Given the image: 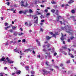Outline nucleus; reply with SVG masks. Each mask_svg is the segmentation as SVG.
Returning a JSON list of instances; mask_svg holds the SVG:
<instances>
[{"mask_svg":"<svg viewBox=\"0 0 76 76\" xmlns=\"http://www.w3.org/2000/svg\"><path fill=\"white\" fill-rule=\"evenodd\" d=\"M61 31L64 30L68 33H69V35H70L72 34H73V33H72L73 30L71 29V27L68 26H66L64 28L61 27Z\"/></svg>","mask_w":76,"mask_h":76,"instance_id":"1","label":"nucleus"},{"mask_svg":"<svg viewBox=\"0 0 76 76\" xmlns=\"http://www.w3.org/2000/svg\"><path fill=\"white\" fill-rule=\"evenodd\" d=\"M43 72V75H47L48 73H50V72L47 71H45V69H43L42 70Z\"/></svg>","mask_w":76,"mask_h":76,"instance_id":"2","label":"nucleus"},{"mask_svg":"<svg viewBox=\"0 0 76 76\" xmlns=\"http://www.w3.org/2000/svg\"><path fill=\"white\" fill-rule=\"evenodd\" d=\"M46 46H47L48 48H49V47H50V45L48 44L47 45H44L43 46V48L44 49H43V51H44L45 52V51H46L45 49H44V48H46L45 47H46Z\"/></svg>","mask_w":76,"mask_h":76,"instance_id":"3","label":"nucleus"},{"mask_svg":"<svg viewBox=\"0 0 76 76\" xmlns=\"http://www.w3.org/2000/svg\"><path fill=\"white\" fill-rule=\"evenodd\" d=\"M36 19V20H35L34 23H38V17H35L34 18V19Z\"/></svg>","mask_w":76,"mask_h":76,"instance_id":"4","label":"nucleus"},{"mask_svg":"<svg viewBox=\"0 0 76 76\" xmlns=\"http://www.w3.org/2000/svg\"><path fill=\"white\" fill-rule=\"evenodd\" d=\"M61 35H62V37H61V40H62V41H64V37H64V36L65 37H66V34H65L64 35V36L63 35V34L62 33H61Z\"/></svg>","mask_w":76,"mask_h":76,"instance_id":"5","label":"nucleus"},{"mask_svg":"<svg viewBox=\"0 0 76 76\" xmlns=\"http://www.w3.org/2000/svg\"><path fill=\"white\" fill-rule=\"evenodd\" d=\"M21 72L19 70H18L16 71V72H15V74L16 75H20Z\"/></svg>","mask_w":76,"mask_h":76,"instance_id":"6","label":"nucleus"},{"mask_svg":"<svg viewBox=\"0 0 76 76\" xmlns=\"http://www.w3.org/2000/svg\"><path fill=\"white\" fill-rule=\"evenodd\" d=\"M28 6V4L26 2V5H24L23 4H21V6L23 7H27Z\"/></svg>","mask_w":76,"mask_h":76,"instance_id":"7","label":"nucleus"},{"mask_svg":"<svg viewBox=\"0 0 76 76\" xmlns=\"http://www.w3.org/2000/svg\"><path fill=\"white\" fill-rule=\"evenodd\" d=\"M23 11V14H24V15H26V12H28V10H24V11Z\"/></svg>","mask_w":76,"mask_h":76,"instance_id":"8","label":"nucleus"},{"mask_svg":"<svg viewBox=\"0 0 76 76\" xmlns=\"http://www.w3.org/2000/svg\"><path fill=\"white\" fill-rule=\"evenodd\" d=\"M51 38V37H50L48 36H46V39L47 40H49Z\"/></svg>","mask_w":76,"mask_h":76,"instance_id":"9","label":"nucleus"},{"mask_svg":"<svg viewBox=\"0 0 76 76\" xmlns=\"http://www.w3.org/2000/svg\"><path fill=\"white\" fill-rule=\"evenodd\" d=\"M68 54L69 56H71V58H74V56H73L72 54L70 53L69 52Z\"/></svg>","mask_w":76,"mask_h":76,"instance_id":"10","label":"nucleus"},{"mask_svg":"<svg viewBox=\"0 0 76 76\" xmlns=\"http://www.w3.org/2000/svg\"><path fill=\"white\" fill-rule=\"evenodd\" d=\"M33 49H26L25 50V51H32Z\"/></svg>","mask_w":76,"mask_h":76,"instance_id":"11","label":"nucleus"},{"mask_svg":"<svg viewBox=\"0 0 76 76\" xmlns=\"http://www.w3.org/2000/svg\"><path fill=\"white\" fill-rule=\"evenodd\" d=\"M62 48L64 50H66L67 48V45H65L64 46H62Z\"/></svg>","mask_w":76,"mask_h":76,"instance_id":"12","label":"nucleus"},{"mask_svg":"<svg viewBox=\"0 0 76 76\" xmlns=\"http://www.w3.org/2000/svg\"><path fill=\"white\" fill-rule=\"evenodd\" d=\"M70 18H71V19H72L73 20H74V21H76V20H75V17L73 16H72L70 17Z\"/></svg>","mask_w":76,"mask_h":76,"instance_id":"13","label":"nucleus"},{"mask_svg":"<svg viewBox=\"0 0 76 76\" xmlns=\"http://www.w3.org/2000/svg\"><path fill=\"white\" fill-rule=\"evenodd\" d=\"M13 51H14V52H16V53H19V52L18 51L19 50H17L16 49L14 50Z\"/></svg>","mask_w":76,"mask_h":76,"instance_id":"14","label":"nucleus"},{"mask_svg":"<svg viewBox=\"0 0 76 76\" xmlns=\"http://www.w3.org/2000/svg\"><path fill=\"white\" fill-rule=\"evenodd\" d=\"M51 12L53 13H55V11H56V10H55L54 9H52L51 10Z\"/></svg>","mask_w":76,"mask_h":76,"instance_id":"15","label":"nucleus"},{"mask_svg":"<svg viewBox=\"0 0 76 76\" xmlns=\"http://www.w3.org/2000/svg\"><path fill=\"white\" fill-rule=\"evenodd\" d=\"M1 9H2V10H6V7L4 6L2 7Z\"/></svg>","mask_w":76,"mask_h":76,"instance_id":"16","label":"nucleus"},{"mask_svg":"<svg viewBox=\"0 0 76 76\" xmlns=\"http://www.w3.org/2000/svg\"><path fill=\"white\" fill-rule=\"evenodd\" d=\"M5 59V58H2L0 59V62H1V61H4Z\"/></svg>","mask_w":76,"mask_h":76,"instance_id":"17","label":"nucleus"},{"mask_svg":"<svg viewBox=\"0 0 76 76\" xmlns=\"http://www.w3.org/2000/svg\"><path fill=\"white\" fill-rule=\"evenodd\" d=\"M61 18V16H58V17L57 18V21H59V19H60V18Z\"/></svg>","mask_w":76,"mask_h":76,"instance_id":"18","label":"nucleus"},{"mask_svg":"<svg viewBox=\"0 0 76 76\" xmlns=\"http://www.w3.org/2000/svg\"><path fill=\"white\" fill-rule=\"evenodd\" d=\"M17 34H18L17 31H16L14 33L13 35L15 36H17Z\"/></svg>","mask_w":76,"mask_h":76,"instance_id":"19","label":"nucleus"},{"mask_svg":"<svg viewBox=\"0 0 76 76\" xmlns=\"http://www.w3.org/2000/svg\"><path fill=\"white\" fill-rule=\"evenodd\" d=\"M59 13V12H58V10H56V12H55V14L56 15H58Z\"/></svg>","mask_w":76,"mask_h":76,"instance_id":"20","label":"nucleus"},{"mask_svg":"<svg viewBox=\"0 0 76 76\" xmlns=\"http://www.w3.org/2000/svg\"><path fill=\"white\" fill-rule=\"evenodd\" d=\"M10 26H9L8 27H5V30H7L8 28H10Z\"/></svg>","mask_w":76,"mask_h":76,"instance_id":"21","label":"nucleus"},{"mask_svg":"<svg viewBox=\"0 0 76 76\" xmlns=\"http://www.w3.org/2000/svg\"><path fill=\"white\" fill-rule=\"evenodd\" d=\"M51 3L52 4H56V2L54 1H51Z\"/></svg>","mask_w":76,"mask_h":76,"instance_id":"22","label":"nucleus"},{"mask_svg":"<svg viewBox=\"0 0 76 76\" xmlns=\"http://www.w3.org/2000/svg\"><path fill=\"white\" fill-rule=\"evenodd\" d=\"M58 35V34H57L56 33L55 34H53V37H55V38H56V36L57 35Z\"/></svg>","mask_w":76,"mask_h":76,"instance_id":"23","label":"nucleus"},{"mask_svg":"<svg viewBox=\"0 0 76 76\" xmlns=\"http://www.w3.org/2000/svg\"><path fill=\"white\" fill-rule=\"evenodd\" d=\"M14 9L13 8H12L11 9H7V10H10V11H13Z\"/></svg>","mask_w":76,"mask_h":76,"instance_id":"24","label":"nucleus"},{"mask_svg":"<svg viewBox=\"0 0 76 76\" xmlns=\"http://www.w3.org/2000/svg\"><path fill=\"white\" fill-rule=\"evenodd\" d=\"M75 38V37L73 36H71L70 37V39H71V40H72V39H73Z\"/></svg>","mask_w":76,"mask_h":76,"instance_id":"25","label":"nucleus"},{"mask_svg":"<svg viewBox=\"0 0 76 76\" xmlns=\"http://www.w3.org/2000/svg\"><path fill=\"white\" fill-rule=\"evenodd\" d=\"M25 25L26 26H29V25H28V23H27V22H26L25 23Z\"/></svg>","mask_w":76,"mask_h":76,"instance_id":"26","label":"nucleus"},{"mask_svg":"<svg viewBox=\"0 0 76 76\" xmlns=\"http://www.w3.org/2000/svg\"><path fill=\"white\" fill-rule=\"evenodd\" d=\"M4 25H5V26H8V25H9V24H8V23H5Z\"/></svg>","mask_w":76,"mask_h":76,"instance_id":"27","label":"nucleus"},{"mask_svg":"<svg viewBox=\"0 0 76 76\" xmlns=\"http://www.w3.org/2000/svg\"><path fill=\"white\" fill-rule=\"evenodd\" d=\"M71 12L72 13H75V10H72Z\"/></svg>","mask_w":76,"mask_h":76,"instance_id":"28","label":"nucleus"},{"mask_svg":"<svg viewBox=\"0 0 76 76\" xmlns=\"http://www.w3.org/2000/svg\"><path fill=\"white\" fill-rule=\"evenodd\" d=\"M23 11H20L19 12V13H20V14H21V13H23Z\"/></svg>","mask_w":76,"mask_h":76,"instance_id":"29","label":"nucleus"},{"mask_svg":"<svg viewBox=\"0 0 76 76\" xmlns=\"http://www.w3.org/2000/svg\"><path fill=\"white\" fill-rule=\"evenodd\" d=\"M32 10H31V9H30L29 10V13H32L33 12Z\"/></svg>","mask_w":76,"mask_h":76,"instance_id":"30","label":"nucleus"},{"mask_svg":"<svg viewBox=\"0 0 76 76\" xmlns=\"http://www.w3.org/2000/svg\"><path fill=\"white\" fill-rule=\"evenodd\" d=\"M8 61L9 62L8 63H13V62H14L13 61H10V60L9 61Z\"/></svg>","mask_w":76,"mask_h":76,"instance_id":"31","label":"nucleus"},{"mask_svg":"<svg viewBox=\"0 0 76 76\" xmlns=\"http://www.w3.org/2000/svg\"><path fill=\"white\" fill-rule=\"evenodd\" d=\"M31 73L32 75H34V73H35V72H34V71H31Z\"/></svg>","mask_w":76,"mask_h":76,"instance_id":"32","label":"nucleus"},{"mask_svg":"<svg viewBox=\"0 0 76 76\" xmlns=\"http://www.w3.org/2000/svg\"><path fill=\"white\" fill-rule=\"evenodd\" d=\"M16 27H15V26H12V29H15L16 28Z\"/></svg>","mask_w":76,"mask_h":76,"instance_id":"33","label":"nucleus"},{"mask_svg":"<svg viewBox=\"0 0 76 76\" xmlns=\"http://www.w3.org/2000/svg\"><path fill=\"white\" fill-rule=\"evenodd\" d=\"M25 68H26V70H28V69H29V67L26 66Z\"/></svg>","mask_w":76,"mask_h":76,"instance_id":"34","label":"nucleus"},{"mask_svg":"<svg viewBox=\"0 0 76 76\" xmlns=\"http://www.w3.org/2000/svg\"><path fill=\"white\" fill-rule=\"evenodd\" d=\"M18 35H19L20 36L21 35H23V33H18Z\"/></svg>","mask_w":76,"mask_h":76,"instance_id":"35","label":"nucleus"},{"mask_svg":"<svg viewBox=\"0 0 76 76\" xmlns=\"http://www.w3.org/2000/svg\"><path fill=\"white\" fill-rule=\"evenodd\" d=\"M74 2V1H72V2L70 1L68 2V3H69V4H71L72 3H73Z\"/></svg>","mask_w":76,"mask_h":76,"instance_id":"36","label":"nucleus"},{"mask_svg":"<svg viewBox=\"0 0 76 76\" xmlns=\"http://www.w3.org/2000/svg\"><path fill=\"white\" fill-rule=\"evenodd\" d=\"M45 64H46V65H47V66H48V61H46L45 62Z\"/></svg>","mask_w":76,"mask_h":76,"instance_id":"37","label":"nucleus"},{"mask_svg":"<svg viewBox=\"0 0 76 76\" xmlns=\"http://www.w3.org/2000/svg\"><path fill=\"white\" fill-rule=\"evenodd\" d=\"M28 25L29 26H28V27H29V26H32V24H31V22H30L29 23V25Z\"/></svg>","mask_w":76,"mask_h":76,"instance_id":"38","label":"nucleus"},{"mask_svg":"<svg viewBox=\"0 0 76 76\" xmlns=\"http://www.w3.org/2000/svg\"><path fill=\"white\" fill-rule=\"evenodd\" d=\"M38 45V46H41V44H40V42H39L38 43H37Z\"/></svg>","mask_w":76,"mask_h":76,"instance_id":"39","label":"nucleus"},{"mask_svg":"<svg viewBox=\"0 0 76 76\" xmlns=\"http://www.w3.org/2000/svg\"><path fill=\"white\" fill-rule=\"evenodd\" d=\"M9 31H10V32H13V30H12V29H10L9 30Z\"/></svg>","mask_w":76,"mask_h":76,"instance_id":"40","label":"nucleus"},{"mask_svg":"<svg viewBox=\"0 0 76 76\" xmlns=\"http://www.w3.org/2000/svg\"><path fill=\"white\" fill-rule=\"evenodd\" d=\"M5 45H9V44L7 42H6L5 44Z\"/></svg>","mask_w":76,"mask_h":76,"instance_id":"41","label":"nucleus"},{"mask_svg":"<svg viewBox=\"0 0 76 76\" xmlns=\"http://www.w3.org/2000/svg\"><path fill=\"white\" fill-rule=\"evenodd\" d=\"M67 41L69 42H70V39H68Z\"/></svg>","mask_w":76,"mask_h":76,"instance_id":"42","label":"nucleus"},{"mask_svg":"<svg viewBox=\"0 0 76 76\" xmlns=\"http://www.w3.org/2000/svg\"><path fill=\"white\" fill-rule=\"evenodd\" d=\"M45 12L46 13H47V12H48V10H45Z\"/></svg>","mask_w":76,"mask_h":76,"instance_id":"43","label":"nucleus"},{"mask_svg":"<svg viewBox=\"0 0 76 76\" xmlns=\"http://www.w3.org/2000/svg\"><path fill=\"white\" fill-rule=\"evenodd\" d=\"M22 42H25V39H23Z\"/></svg>","mask_w":76,"mask_h":76,"instance_id":"44","label":"nucleus"},{"mask_svg":"<svg viewBox=\"0 0 76 76\" xmlns=\"http://www.w3.org/2000/svg\"><path fill=\"white\" fill-rule=\"evenodd\" d=\"M60 66L61 67H63V64H60Z\"/></svg>","mask_w":76,"mask_h":76,"instance_id":"45","label":"nucleus"},{"mask_svg":"<svg viewBox=\"0 0 76 76\" xmlns=\"http://www.w3.org/2000/svg\"><path fill=\"white\" fill-rule=\"evenodd\" d=\"M40 31H41V32H43V29L41 28H40Z\"/></svg>","mask_w":76,"mask_h":76,"instance_id":"46","label":"nucleus"},{"mask_svg":"<svg viewBox=\"0 0 76 76\" xmlns=\"http://www.w3.org/2000/svg\"><path fill=\"white\" fill-rule=\"evenodd\" d=\"M15 74H16V73H12V75L13 76L14 75H15Z\"/></svg>","mask_w":76,"mask_h":76,"instance_id":"47","label":"nucleus"},{"mask_svg":"<svg viewBox=\"0 0 76 76\" xmlns=\"http://www.w3.org/2000/svg\"><path fill=\"white\" fill-rule=\"evenodd\" d=\"M36 42H37V43H38L39 42H40L39 41V40H38V39L36 40Z\"/></svg>","mask_w":76,"mask_h":76,"instance_id":"48","label":"nucleus"},{"mask_svg":"<svg viewBox=\"0 0 76 76\" xmlns=\"http://www.w3.org/2000/svg\"><path fill=\"white\" fill-rule=\"evenodd\" d=\"M47 1L46 0L42 1V3H44V2H47Z\"/></svg>","mask_w":76,"mask_h":76,"instance_id":"49","label":"nucleus"},{"mask_svg":"<svg viewBox=\"0 0 76 76\" xmlns=\"http://www.w3.org/2000/svg\"><path fill=\"white\" fill-rule=\"evenodd\" d=\"M57 55V53H55L54 54V56H56Z\"/></svg>","mask_w":76,"mask_h":76,"instance_id":"50","label":"nucleus"},{"mask_svg":"<svg viewBox=\"0 0 76 76\" xmlns=\"http://www.w3.org/2000/svg\"><path fill=\"white\" fill-rule=\"evenodd\" d=\"M7 60V61H10V60L9 59V58H6Z\"/></svg>","mask_w":76,"mask_h":76,"instance_id":"51","label":"nucleus"},{"mask_svg":"<svg viewBox=\"0 0 76 76\" xmlns=\"http://www.w3.org/2000/svg\"><path fill=\"white\" fill-rule=\"evenodd\" d=\"M4 70H6L7 69V68L6 67H4Z\"/></svg>","mask_w":76,"mask_h":76,"instance_id":"52","label":"nucleus"},{"mask_svg":"<svg viewBox=\"0 0 76 76\" xmlns=\"http://www.w3.org/2000/svg\"><path fill=\"white\" fill-rule=\"evenodd\" d=\"M41 22H42L43 23V22H44V20H41Z\"/></svg>","mask_w":76,"mask_h":76,"instance_id":"53","label":"nucleus"},{"mask_svg":"<svg viewBox=\"0 0 76 76\" xmlns=\"http://www.w3.org/2000/svg\"><path fill=\"white\" fill-rule=\"evenodd\" d=\"M50 15V13H47L46 14V15L47 16H49V15Z\"/></svg>","mask_w":76,"mask_h":76,"instance_id":"54","label":"nucleus"},{"mask_svg":"<svg viewBox=\"0 0 76 76\" xmlns=\"http://www.w3.org/2000/svg\"><path fill=\"white\" fill-rule=\"evenodd\" d=\"M66 63H70V60H68L66 62Z\"/></svg>","mask_w":76,"mask_h":76,"instance_id":"55","label":"nucleus"},{"mask_svg":"<svg viewBox=\"0 0 76 76\" xmlns=\"http://www.w3.org/2000/svg\"><path fill=\"white\" fill-rule=\"evenodd\" d=\"M37 57H38L39 58H40V57H41V55H37Z\"/></svg>","mask_w":76,"mask_h":76,"instance_id":"56","label":"nucleus"},{"mask_svg":"<svg viewBox=\"0 0 76 76\" xmlns=\"http://www.w3.org/2000/svg\"><path fill=\"white\" fill-rule=\"evenodd\" d=\"M49 34H50V35H53V33L52 32H50L49 33Z\"/></svg>","mask_w":76,"mask_h":76,"instance_id":"57","label":"nucleus"},{"mask_svg":"<svg viewBox=\"0 0 76 76\" xmlns=\"http://www.w3.org/2000/svg\"><path fill=\"white\" fill-rule=\"evenodd\" d=\"M7 6H9V5L10 4V3H9V2H7Z\"/></svg>","mask_w":76,"mask_h":76,"instance_id":"58","label":"nucleus"},{"mask_svg":"<svg viewBox=\"0 0 76 76\" xmlns=\"http://www.w3.org/2000/svg\"><path fill=\"white\" fill-rule=\"evenodd\" d=\"M64 4H63L61 5V7H64Z\"/></svg>","mask_w":76,"mask_h":76,"instance_id":"59","label":"nucleus"},{"mask_svg":"<svg viewBox=\"0 0 76 76\" xmlns=\"http://www.w3.org/2000/svg\"><path fill=\"white\" fill-rule=\"evenodd\" d=\"M46 54H47L49 56H50V53H46Z\"/></svg>","mask_w":76,"mask_h":76,"instance_id":"60","label":"nucleus"},{"mask_svg":"<svg viewBox=\"0 0 76 76\" xmlns=\"http://www.w3.org/2000/svg\"><path fill=\"white\" fill-rule=\"evenodd\" d=\"M40 6H41V7H44V5L43 6L42 5H40Z\"/></svg>","mask_w":76,"mask_h":76,"instance_id":"61","label":"nucleus"},{"mask_svg":"<svg viewBox=\"0 0 76 76\" xmlns=\"http://www.w3.org/2000/svg\"><path fill=\"white\" fill-rule=\"evenodd\" d=\"M51 57H52L51 56L49 55L48 56L49 58H51Z\"/></svg>","mask_w":76,"mask_h":76,"instance_id":"62","label":"nucleus"},{"mask_svg":"<svg viewBox=\"0 0 76 76\" xmlns=\"http://www.w3.org/2000/svg\"><path fill=\"white\" fill-rule=\"evenodd\" d=\"M51 70V71H53L54 69H49V70Z\"/></svg>","mask_w":76,"mask_h":76,"instance_id":"63","label":"nucleus"},{"mask_svg":"<svg viewBox=\"0 0 76 76\" xmlns=\"http://www.w3.org/2000/svg\"><path fill=\"white\" fill-rule=\"evenodd\" d=\"M1 20H3V17H1Z\"/></svg>","mask_w":76,"mask_h":76,"instance_id":"64","label":"nucleus"}]
</instances>
